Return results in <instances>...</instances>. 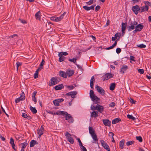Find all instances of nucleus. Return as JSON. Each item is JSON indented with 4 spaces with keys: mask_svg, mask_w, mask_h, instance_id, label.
Returning <instances> with one entry per match:
<instances>
[{
    "mask_svg": "<svg viewBox=\"0 0 151 151\" xmlns=\"http://www.w3.org/2000/svg\"><path fill=\"white\" fill-rule=\"evenodd\" d=\"M56 114L58 115H65V119L66 120H68V122L69 123H73L74 121V119L73 117L70 114H68L67 112L59 110L56 112Z\"/></svg>",
    "mask_w": 151,
    "mask_h": 151,
    "instance_id": "obj_1",
    "label": "nucleus"
},
{
    "mask_svg": "<svg viewBox=\"0 0 151 151\" xmlns=\"http://www.w3.org/2000/svg\"><path fill=\"white\" fill-rule=\"evenodd\" d=\"M90 96L91 100L94 103L97 104L100 103V99L95 95L94 91L92 90H91L90 91Z\"/></svg>",
    "mask_w": 151,
    "mask_h": 151,
    "instance_id": "obj_2",
    "label": "nucleus"
},
{
    "mask_svg": "<svg viewBox=\"0 0 151 151\" xmlns=\"http://www.w3.org/2000/svg\"><path fill=\"white\" fill-rule=\"evenodd\" d=\"M129 24L130 26L128 27L129 31H130L135 28V26L138 24V23L135 21L134 22L131 21Z\"/></svg>",
    "mask_w": 151,
    "mask_h": 151,
    "instance_id": "obj_3",
    "label": "nucleus"
},
{
    "mask_svg": "<svg viewBox=\"0 0 151 151\" xmlns=\"http://www.w3.org/2000/svg\"><path fill=\"white\" fill-rule=\"evenodd\" d=\"M60 79L58 77H53L52 78L50 81H51V84L50 85V86H52L57 84L59 82Z\"/></svg>",
    "mask_w": 151,
    "mask_h": 151,
    "instance_id": "obj_4",
    "label": "nucleus"
},
{
    "mask_svg": "<svg viewBox=\"0 0 151 151\" xmlns=\"http://www.w3.org/2000/svg\"><path fill=\"white\" fill-rule=\"evenodd\" d=\"M102 146L104 148L108 151H110V148L107 144L103 140L100 141Z\"/></svg>",
    "mask_w": 151,
    "mask_h": 151,
    "instance_id": "obj_5",
    "label": "nucleus"
},
{
    "mask_svg": "<svg viewBox=\"0 0 151 151\" xmlns=\"http://www.w3.org/2000/svg\"><path fill=\"white\" fill-rule=\"evenodd\" d=\"M97 91L102 96L105 95V91L101 87L98 86H96L95 87Z\"/></svg>",
    "mask_w": 151,
    "mask_h": 151,
    "instance_id": "obj_6",
    "label": "nucleus"
},
{
    "mask_svg": "<svg viewBox=\"0 0 151 151\" xmlns=\"http://www.w3.org/2000/svg\"><path fill=\"white\" fill-rule=\"evenodd\" d=\"M140 9L139 6L138 5L134 6L132 7V10L133 11L134 13L137 15L140 12Z\"/></svg>",
    "mask_w": 151,
    "mask_h": 151,
    "instance_id": "obj_7",
    "label": "nucleus"
},
{
    "mask_svg": "<svg viewBox=\"0 0 151 151\" xmlns=\"http://www.w3.org/2000/svg\"><path fill=\"white\" fill-rule=\"evenodd\" d=\"M94 110H98V112L100 113H102L104 111V107L103 106L97 104V105L96 106V108Z\"/></svg>",
    "mask_w": 151,
    "mask_h": 151,
    "instance_id": "obj_8",
    "label": "nucleus"
},
{
    "mask_svg": "<svg viewBox=\"0 0 151 151\" xmlns=\"http://www.w3.org/2000/svg\"><path fill=\"white\" fill-rule=\"evenodd\" d=\"M102 122L105 126L110 127L111 123V122L109 119H103L102 120Z\"/></svg>",
    "mask_w": 151,
    "mask_h": 151,
    "instance_id": "obj_9",
    "label": "nucleus"
},
{
    "mask_svg": "<svg viewBox=\"0 0 151 151\" xmlns=\"http://www.w3.org/2000/svg\"><path fill=\"white\" fill-rule=\"evenodd\" d=\"M96 4H93L90 6H84L83 8L86 10L88 11L91 9L94 10V7L96 6Z\"/></svg>",
    "mask_w": 151,
    "mask_h": 151,
    "instance_id": "obj_10",
    "label": "nucleus"
},
{
    "mask_svg": "<svg viewBox=\"0 0 151 151\" xmlns=\"http://www.w3.org/2000/svg\"><path fill=\"white\" fill-rule=\"evenodd\" d=\"M128 69V67L126 65H123L120 70V72L122 74L124 73V71Z\"/></svg>",
    "mask_w": 151,
    "mask_h": 151,
    "instance_id": "obj_11",
    "label": "nucleus"
},
{
    "mask_svg": "<svg viewBox=\"0 0 151 151\" xmlns=\"http://www.w3.org/2000/svg\"><path fill=\"white\" fill-rule=\"evenodd\" d=\"M140 12L142 13L144 12L147 11L149 9L148 6L146 5L140 7Z\"/></svg>",
    "mask_w": 151,
    "mask_h": 151,
    "instance_id": "obj_12",
    "label": "nucleus"
},
{
    "mask_svg": "<svg viewBox=\"0 0 151 151\" xmlns=\"http://www.w3.org/2000/svg\"><path fill=\"white\" fill-rule=\"evenodd\" d=\"M112 74L111 73H106L104 75V78L103 80H107L112 77Z\"/></svg>",
    "mask_w": 151,
    "mask_h": 151,
    "instance_id": "obj_13",
    "label": "nucleus"
},
{
    "mask_svg": "<svg viewBox=\"0 0 151 151\" xmlns=\"http://www.w3.org/2000/svg\"><path fill=\"white\" fill-rule=\"evenodd\" d=\"M99 116L98 112L94 111L91 113V117L96 118Z\"/></svg>",
    "mask_w": 151,
    "mask_h": 151,
    "instance_id": "obj_14",
    "label": "nucleus"
},
{
    "mask_svg": "<svg viewBox=\"0 0 151 151\" xmlns=\"http://www.w3.org/2000/svg\"><path fill=\"white\" fill-rule=\"evenodd\" d=\"M74 73V71L73 70H68L66 71V74L67 76L70 77L72 76Z\"/></svg>",
    "mask_w": 151,
    "mask_h": 151,
    "instance_id": "obj_15",
    "label": "nucleus"
},
{
    "mask_svg": "<svg viewBox=\"0 0 151 151\" xmlns=\"http://www.w3.org/2000/svg\"><path fill=\"white\" fill-rule=\"evenodd\" d=\"M144 26L142 24H137L135 26V28L138 30V31H141L143 28Z\"/></svg>",
    "mask_w": 151,
    "mask_h": 151,
    "instance_id": "obj_16",
    "label": "nucleus"
},
{
    "mask_svg": "<svg viewBox=\"0 0 151 151\" xmlns=\"http://www.w3.org/2000/svg\"><path fill=\"white\" fill-rule=\"evenodd\" d=\"M59 75L60 76L63 77L64 78H66L67 77V76L66 75V73L62 71H60L59 73Z\"/></svg>",
    "mask_w": 151,
    "mask_h": 151,
    "instance_id": "obj_17",
    "label": "nucleus"
},
{
    "mask_svg": "<svg viewBox=\"0 0 151 151\" xmlns=\"http://www.w3.org/2000/svg\"><path fill=\"white\" fill-rule=\"evenodd\" d=\"M64 87L62 84H59L58 85H57L55 87V90H59L62 89Z\"/></svg>",
    "mask_w": 151,
    "mask_h": 151,
    "instance_id": "obj_18",
    "label": "nucleus"
},
{
    "mask_svg": "<svg viewBox=\"0 0 151 151\" xmlns=\"http://www.w3.org/2000/svg\"><path fill=\"white\" fill-rule=\"evenodd\" d=\"M119 37V39L120 37V34L119 33H116L114 37H112L111 40L112 41L115 40L116 39L117 37Z\"/></svg>",
    "mask_w": 151,
    "mask_h": 151,
    "instance_id": "obj_19",
    "label": "nucleus"
},
{
    "mask_svg": "<svg viewBox=\"0 0 151 151\" xmlns=\"http://www.w3.org/2000/svg\"><path fill=\"white\" fill-rule=\"evenodd\" d=\"M121 121V120L120 118H116L112 120V123L113 124H115L118 123L119 122Z\"/></svg>",
    "mask_w": 151,
    "mask_h": 151,
    "instance_id": "obj_20",
    "label": "nucleus"
},
{
    "mask_svg": "<svg viewBox=\"0 0 151 151\" xmlns=\"http://www.w3.org/2000/svg\"><path fill=\"white\" fill-rule=\"evenodd\" d=\"M58 56L59 57V61L60 62L64 61L65 58V57H64L60 54V53H59Z\"/></svg>",
    "mask_w": 151,
    "mask_h": 151,
    "instance_id": "obj_21",
    "label": "nucleus"
},
{
    "mask_svg": "<svg viewBox=\"0 0 151 151\" xmlns=\"http://www.w3.org/2000/svg\"><path fill=\"white\" fill-rule=\"evenodd\" d=\"M30 109L33 114H35L37 112V111L35 107L30 106Z\"/></svg>",
    "mask_w": 151,
    "mask_h": 151,
    "instance_id": "obj_22",
    "label": "nucleus"
},
{
    "mask_svg": "<svg viewBox=\"0 0 151 151\" xmlns=\"http://www.w3.org/2000/svg\"><path fill=\"white\" fill-rule=\"evenodd\" d=\"M89 132L91 135L95 133V131L92 127H89Z\"/></svg>",
    "mask_w": 151,
    "mask_h": 151,
    "instance_id": "obj_23",
    "label": "nucleus"
},
{
    "mask_svg": "<svg viewBox=\"0 0 151 151\" xmlns=\"http://www.w3.org/2000/svg\"><path fill=\"white\" fill-rule=\"evenodd\" d=\"M127 26V23L122 22V30L125 31Z\"/></svg>",
    "mask_w": 151,
    "mask_h": 151,
    "instance_id": "obj_24",
    "label": "nucleus"
},
{
    "mask_svg": "<svg viewBox=\"0 0 151 151\" xmlns=\"http://www.w3.org/2000/svg\"><path fill=\"white\" fill-rule=\"evenodd\" d=\"M124 140L122 139L119 142V146L122 149L124 148Z\"/></svg>",
    "mask_w": 151,
    "mask_h": 151,
    "instance_id": "obj_25",
    "label": "nucleus"
},
{
    "mask_svg": "<svg viewBox=\"0 0 151 151\" xmlns=\"http://www.w3.org/2000/svg\"><path fill=\"white\" fill-rule=\"evenodd\" d=\"M116 86V84L115 83H111L109 88V89L111 91L114 90Z\"/></svg>",
    "mask_w": 151,
    "mask_h": 151,
    "instance_id": "obj_26",
    "label": "nucleus"
},
{
    "mask_svg": "<svg viewBox=\"0 0 151 151\" xmlns=\"http://www.w3.org/2000/svg\"><path fill=\"white\" fill-rule=\"evenodd\" d=\"M92 138L95 141H97L98 140L97 138V135L95 133L91 135Z\"/></svg>",
    "mask_w": 151,
    "mask_h": 151,
    "instance_id": "obj_27",
    "label": "nucleus"
},
{
    "mask_svg": "<svg viewBox=\"0 0 151 151\" xmlns=\"http://www.w3.org/2000/svg\"><path fill=\"white\" fill-rule=\"evenodd\" d=\"M20 99L21 100L23 101L25 99V94L24 93V92H23L21 94L20 96L19 97Z\"/></svg>",
    "mask_w": 151,
    "mask_h": 151,
    "instance_id": "obj_28",
    "label": "nucleus"
},
{
    "mask_svg": "<svg viewBox=\"0 0 151 151\" xmlns=\"http://www.w3.org/2000/svg\"><path fill=\"white\" fill-rule=\"evenodd\" d=\"M71 93V97L72 98H74L76 97V95L77 94V92L76 91H72Z\"/></svg>",
    "mask_w": 151,
    "mask_h": 151,
    "instance_id": "obj_29",
    "label": "nucleus"
},
{
    "mask_svg": "<svg viewBox=\"0 0 151 151\" xmlns=\"http://www.w3.org/2000/svg\"><path fill=\"white\" fill-rule=\"evenodd\" d=\"M40 13V11L38 12L35 15V16L37 19L40 20V17L39 15V14Z\"/></svg>",
    "mask_w": 151,
    "mask_h": 151,
    "instance_id": "obj_30",
    "label": "nucleus"
},
{
    "mask_svg": "<svg viewBox=\"0 0 151 151\" xmlns=\"http://www.w3.org/2000/svg\"><path fill=\"white\" fill-rule=\"evenodd\" d=\"M28 144V143L27 141H25L24 142L22 143L20 145H22V148L24 149Z\"/></svg>",
    "mask_w": 151,
    "mask_h": 151,
    "instance_id": "obj_31",
    "label": "nucleus"
},
{
    "mask_svg": "<svg viewBox=\"0 0 151 151\" xmlns=\"http://www.w3.org/2000/svg\"><path fill=\"white\" fill-rule=\"evenodd\" d=\"M127 117L128 118L130 119H132L133 121L135 120L136 119L132 115L128 114L127 115Z\"/></svg>",
    "mask_w": 151,
    "mask_h": 151,
    "instance_id": "obj_32",
    "label": "nucleus"
},
{
    "mask_svg": "<svg viewBox=\"0 0 151 151\" xmlns=\"http://www.w3.org/2000/svg\"><path fill=\"white\" fill-rule=\"evenodd\" d=\"M42 131L38 129L37 130V134L39 135V137H40L43 134Z\"/></svg>",
    "mask_w": 151,
    "mask_h": 151,
    "instance_id": "obj_33",
    "label": "nucleus"
},
{
    "mask_svg": "<svg viewBox=\"0 0 151 151\" xmlns=\"http://www.w3.org/2000/svg\"><path fill=\"white\" fill-rule=\"evenodd\" d=\"M53 103L54 105L56 106H58L60 105L59 102H58V101L57 100V99L53 101Z\"/></svg>",
    "mask_w": 151,
    "mask_h": 151,
    "instance_id": "obj_34",
    "label": "nucleus"
},
{
    "mask_svg": "<svg viewBox=\"0 0 151 151\" xmlns=\"http://www.w3.org/2000/svg\"><path fill=\"white\" fill-rule=\"evenodd\" d=\"M65 136L67 139H68L70 137H71V135L68 132H66L65 133Z\"/></svg>",
    "mask_w": 151,
    "mask_h": 151,
    "instance_id": "obj_35",
    "label": "nucleus"
},
{
    "mask_svg": "<svg viewBox=\"0 0 151 151\" xmlns=\"http://www.w3.org/2000/svg\"><path fill=\"white\" fill-rule=\"evenodd\" d=\"M134 143V141H128L126 143V145L127 146H129L130 145H132Z\"/></svg>",
    "mask_w": 151,
    "mask_h": 151,
    "instance_id": "obj_36",
    "label": "nucleus"
},
{
    "mask_svg": "<svg viewBox=\"0 0 151 151\" xmlns=\"http://www.w3.org/2000/svg\"><path fill=\"white\" fill-rule=\"evenodd\" d=\"M68 141L71 144H73L74 142V141L73 138L72 137H70L68 139Z\"/></svg>",
    "mask_w": 151,
    "mask_h": 151,
    "instance_id": "obj_37",
    "label": "nucleus"
},
{
    "mask_svg": "<svg viewBox=\"0 0 151 151\" xmlns=\"http://www.w3.org/2000/svg\"><path fill=\"white\" fill-rule=\"evenodd\" d=\"M35 145L34 140H32L30 142V147H33Z\"/></svg>",
    "mask_w": 151,
    "mask_h": 151,
    "instance_id": "obj_38",
    "label": "nucleus"
},
{
    "mask_svg": "<svg viewBox=\"0 0 151 151\" xmlns=\"http://www.w3.org/2000/svg\"><path fill=\"white\" fill-rule=\"evenodd\" d=\"M136 139L140 142H142V139L141 136H136Z\"/></svg>",
    "mask_w": 151,
    "mask_h": 151,
    "instance_id": "obj_39",
    "label": "nucleus"
},
{
    "mask_svg": "<svg viewBox=\"0 0 151 151\" xmlns=\"http://www.w3.org/2000/svg\"><path fill=\"white\" fill-rule=\"evenodd\" d=\"M137 46L140 48H145L146 47V45L143 44H141L137 45Z\"/></svg>",
    "mask_w": 151,
    "mask_h": 151,
    "instance_id": "obj_40",
    "label": "nucleus"
},
{
    "mask_svg": "<svg viewBox=\"0 0 151 151\" xmlns=\"http://www.w3.org/2000/svg\"><path fill=\"white\" fill-rule=\"evenodd\" d=\"M16 64L17 65V70H18L19 66L22 65V63L21 62H17L16 63Z\"/></svg>",
    "mask_w": 151,
    "mask_h": 151,
    "instance_id": "obj_41",
    "label": "nucleus"
},
{
    "mask_svg": "<svg viewBox=\"0 0 151 151\" xmlns=\"http://www.w3.org/2000/svg\"><path fill=\"white\" fill-rule=\"evenodd\" d=\"M144 3L146 5H148L151 6V2L148 1H144Z\"/></svg>",
    "mask_w": 151,
    "mask_h": 151,
    "instance_id": "obj_42",
    "label": "nucleus"
},
{
    "mask_svg": "<svg viewBox=\"0 0 151 151\" xmlns=\"http://www.w3.org/2000/svg\"><path fill=\"white\" fill-rule=\"evenodd\" d=\"M38 72L37 71H35V73L34 74V77L35 79H36L38 78Z\"/></svg>",
    "mask_w": 151,
    "mask_h": 151,
    "instance_id": "obj_43",
    "label": "nucleus"
},
{
    "mask_svg": "<svg viewBox=\"0 0 151 151\" xmlns=\"http://www.w3.org/2000/svg\"><path fill=\"white\" fill-rule=\"evenodd\" d=\"M59 53H60V54L62 55H68V53L66 52H59Z\"/></svg>",
    "mask_w": 151,
    "mask_h": 151,
    "instance_id": "obj_44",
    "label": "nucleus"
},
{
    "mask_svg": "<svg viewBox=\"0 0 151 151\" xmlns=\"http://www.w3.org/2000/svg\"><path fill=\"white\" fill-rule=\"evenodd\" d=\"M66 87L69 90H71L74 88V86L73 85L67 86Z\"/></svg>",
    "mask_w": 151,
    "mask_h": 151,
    "instance_id": "obj_45",
    "label": "nucleus"
},
{
    "mask_svg": "<svg viewBox=\"0 0 151 151\" xmlns=\"http://www.w3.org/2000/svg\"><path fill=\"white\" fill-rule=\"evenodd\" d=\"M19 20L22 23L27 24V21L24 20H23L22 19H19Z\"/></svg>",
    "mask_w": 151,
    "mask_h": 151,
    "instance_id": "obj_46",
    "label": "nucleus"
},
{
    "mask_svg": "<svg viewBox=\"0 0 151 151\" xmlns=\"http://www.w3.org/2000/svg\"><path fill=\"white\" fill-rule=\"evenodd\" d=\"M138 72L141 74H143L144 73V70L143 69H138Z\"/></svg>",
    "mask_w": 151,
    "mask_h": 151,
    "instance_id": "obj_47",
    "label": "nucleus"
},
{
    "mask_svg": "<svg viewBox=\"0 0 151 151\" xmlns=\"http://www.w3.org/2000/svg\"><path fill=\"white\" fill-rule=\"evenodd\" d=\"M79 143V145L80 147H83V145L82 143L81 142L80 139L79 138H78L77 139Z\"/></svg>",
    "mask_w": 151,
    "mask_h": 151,
    "instance_id": "obj_48",
    "label": "nucleus"
},
{
    "mask_svg": "<svg viewBox=\"0 0 151 151\" xmlns=\"http://www.w3.org/2000/svg\"><path fill=\"white\" fill-rule=\"evenodd\" d=\"M121 51L122 50H121V49L120 48L118 47V48H117L116 49V52L117 54H119L121 52Z\"/></svg>",
    "mask_w": 151,
    "mask_h": 151,
    "instance_id": "obj_49",
    "label": "nucleus"
},
{
    "mask_svg": "<svg viewBox=\"0 0 151 151\" xmlns=\"http://www.w3.org/2000/svg\"><path fill=\"white\" fill-rule=\"evenodd\" d=\"M101 7L99 5H97L95 9V11L96 12H97L100 9Z\"/></svg>",
    "mask_w": 151,
    "mask_h": 151,
    "instance_id": "obj_50",
    "label": "nucleus"
},
{
    "mask_svg": "<svg viewBox=\"0 0 151 151\" xmlns=\"http://www.w3.org/2000/svg\"><path fill=\"white\" fill-rule=\"evenodd\" d=\"M115 106V104L114 102H111L109 104V106L111 107H114Z\"/></svg>",
    "mask_w": 151,
    "mask_h": 151,
    "instance_id": "obj_51",
    "label": "nucleus"
},
{
    "mask_svg": "<svg viewBox=\"0 0 151 151\" xmlns=\"http://www.w3.org/2000/svg\"><path fill=\"white\" fill-rule=\"evenodd\" d=\"M93 3V0H90L89 1L86 2V4L88 5L92 4Z\"/></svg>",
    "mask_w": 151,
    "mask_h": 151,
    "instance_id": "obj_52",
    "label": "nucleus"
},
{
    "mask_svg": "<svg viewBox=\"0 0 151 151\" xmlns=\"http://www.w3.org/2000/svg\"><path fill=\"white\" fill-rule=\"evenodd\" d=\"M76 59H75L74 58H73L72 59H69V60L71 62H73L74 63H75L76 62Z\"/></svg>",
    "mask_w": 151,
    "mask_h": 151,
    "instance_id": "obj_53",
    "label": "nucleus"
},
{
    "mask_svg": "<svg viewBox=\"0 0 151 151\" xmlns=\"http://www.w3.org/2000/svg\"><path fill=\"white\" fill-rule=\"evenodd\" d=\"M93 82L94 81H90V86L91 88L92 89H93V85H94Z\"/></svg>",
    "mask_w": 151,
    "mask_h": 151,
    "instance_id": "obj_54",
    "label": "nucleus"
},
{
    "mask_svg": "<svg viewBox=\"0 0 151 151\" xmlns=\"http://www.w3.org/2000/svg\"><path fill=\"white\" fill-rule=\"evenodd\" d=\"M53 28H51L50 27H48L47 30H48V32H52Z\"/></svg>",
    "mask_w": 151,
    "mask_h": 151,
    "instance_id": "obj_55",
    "label": "nucleus"
},
{
    "mask_svg": "<svg viewBox=\"0 0 151 151\" xmlns=\"http://www.w3.org/2000/svg\"><path fill=\"white\" fill-rule=\"evenodd\" d=\"M75 64L76 65L77 67L78 68V69H80L81 70V71L83 70V69L82 68V66H81L79 65H78L77 64Z\"/></svg>",
    "mask_w": 151,
    "mask_h": 151,
    "instance_id": "obj_56",
    "label": "nucleus"
},
{
    "mask_svg": "<svg viewBox=\"0 0 151 151\" xmlns=\"http://www.w3.org/2000/svg\"><path fill=\"white\" fill-rule=\"evenodd\" d=\"M58 102H59V103L62 102L64 101V99L63 98L57 99Z\"/></svg>",
    "mask_w": 151,
    "mask_h": 151,
    "instance_id": "obj_57",
    "label": "nucleus"
},
{
    "mask_svg": "<svg viewBox=\"0 0 151 151\" xmlns=\"http://www.w3.org/2000/svg\"><path fill=\"white\" fill-rule=\"evenodd\" d=\"M45 62L44 60V59H42V62L40 63V66L41 67H43V65L44 64V63Z\"/></svg>",
    "mask_w": 151,
    "mask_h": 151,
    "instance_id": "obj_58",
    "label": "nucleus"
},
{
    "mask_svg": "<svg viewBox=\"0 0 151 151\" xmlns=\"http://www.w3.org/2000/svg\"><path fill=\"white\" fill-rule=\"evenodd\" d=\"M14 140L12 137H11L10 139V143L11 144L14 143Z\"/></svg>",
    "mask_w": 151,
    "mask_h": 151,
    "instance_id": "obj_59",
    "label": "nucleus"
},
{
    "mask_svg": "<svg viewBox=\"0 0 151 151\" xmlns=\"http://www.w3.org/2000/svg\"><path fill=\"white\" fill-rule=\"evenodd\" d=\"M20 99V98H18L15 100V102L16 104L19 102L20 101H22Z\"/></svg>",
    "mask_w": 151,
    "mask_h": 151,
    "instance_id": "obj_60",
    "label": "nucleus"
},
{
    "mask_svg": "<svg viewBox=\"0 0 151 151\" xmlns=\"http://www.w3.org/2000/svg\"><path fill=\"white\" fill-rule=\"evenodd\" d=\"M55 18V22H58L59 21H60L62 19H61V18L60 16L59 17H56Z\"/></svg>",
    "mask_w": 151,
    "mask_h": 151,
    "instance_id": "obj_61",
    "label": "nucleus"
},
{
    "mask_svg": "<svg viewBox=\"0 0 151 151\" xmlns=\"http://www.w3.org/2000/svg\"><path fill=\"white\" fill-rule=\"evenodd\" d=\"M43 68V67H41L40 65L39 67H38V68L36 70V71L38 72L39 71H40Z\"/></svg>",
    "mask_w": 151,
    "mask_h": 151,
    "instance_id": "obj_62",
    "label": "nucleus"
},
{
    "mask_svg": "<svg viewBox=\"0 0 151 151\" xmlns=\"http://www.w3.org/2000/svg\"><path fill=\"white\" fill-rule=\"evenodd\" d=\"M135 57L132 56H130V60L133 61H135V60L134 59Z\"/></svg>",
    "mask_w": 151,
    "mask_h": 151,
    "instance_id": "obj_63",
    "label": "nucleus"
},
{
    "mask_svg": "<svg viewBox=\"0 0 151 151\" xmlns=\"http://www.w3.org/2000/svg\"><path fill=\"white\" fill-rule=\"evenodd\" d=\"M130 102L132 104H135L136 101L132 99H131L130 100Z\"/></svg>",
    "mask_w": 151,
    "mask_h": 151,
    "instance_id": "obj_64",
    "label": "nucleus"
}]
</instances>
